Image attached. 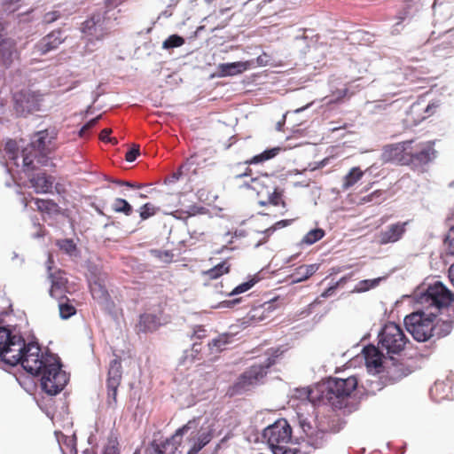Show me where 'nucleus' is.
I'll use <instances>...</instances> for the list:
<instances>
[{
	"label": "nucleus",
	"mask_w": 454,
	"mask_h": 454,
	"mask_svg": "<svg viewBox=\"0 0 454 454\" xmlns=\"http://www.w3.org/2000/svg\"><path fill=\"white\" fill-rule=\"evenodd\" d=\"M397 324L390 322L385 325L380 333V347L367 346L364 348L363 354L365 365L369 372L380 373L386 367L387 361L395 364L397 355Z\"/></svg>",
	"instance_id": "20e7f679"
},
{
	"label": "nucleus",
	"mask_w": 454,
	"mask_h": 454,
	"mask_svg": "<svg viewBox=\"0 0 454 454\" xmlns=\"http://www.w3.org/2000/svg\"><path fill=\"white\" fill-rule=\"evenodd\" d=\"M229 271V265H227L226 262H223L211 270L207 271V275L210 278H217L222 276L223 273H227Z\"/></svg>",
	"instance_id": "79ce46f5"
},
{
	"label": "nucleus",
	"mask_w": 454,
	"mask_h": 454,
	"mask_svg": "<svg viewBox=\"0 0 454 454\" xmlns=\"http://www.w3.org/2000/svg\"><path fill=\"white\" fill-rule=\"evenodd\" d=\"M64 38L60 30H54L43 36L35 46V53L45 55L48 52L56 50L62 43Z\"/></svg>",
	"instance_id": "f3484780"
},
{
	"label": "nucleus",
	"mask_w": 454,
	"mask_h": 454,
	"mask_svg": "<svg viewBox=\"0 0 454 454\" xmlns=\"http://www.w3.org/2000/svg\"><path fill=\"white\" fill-rule=\"evenodd\" d=\"M449 278L451 284L454 286V263L449 269Z\"/></svg>",
	"instance_id": "e2e57ef3"
},
{
	"label": "nucleus",
	"mask_w": 454,
	"mask_h": 454,
	"mask_svg": "<svg viewBox=\"0 0 454 454\" xmlns=\"http://www.w3.org/2000/svg\"><path fill=\"white\" fill-rule=\"evenodd\" d=\"M90 293L94 299L100 302L107 301L108 293L104 283V278L99 277L97 279L90 281Z\"/></svg>",
	"instance_id": "4be33fe9"
},
{
	"label": "nucleus",
	"mask_w": 454,
	"mask_h": 454,
	"mask_svg": "<svg viewBox=\"0 0 454 454\" xmlns=\"http://www.w3.org/2000/svg\"><path fill=\"white\" fill-rule=\"evenodd\" d=\"M51 262H52L51 257V255H49L47 269H48L49 278L51 282L50 294L51 297H53L57 300L58 299H65L67 297L66 293L67 292V280L64 277V273L61 272L60 270H58L56 272H51Z\"/></svg>",
	"instance_id": "dca6fc26"
},
{
	"label": "nucleus",
	"mask_w": 454,
	"mask_h": 454,
	"mask_svg": "<svg viewBox=\"0 0 454 454\" xmlns=\"http://www.w3.org/2000/svg\"><path fill=\"white\" fill-rule=\"evenodd\" d=\"M124 0H106V8L104 14H94L90 20L83 22L82 31L90 38L89 40H101L114 27V23L117 20V13L120 10H115L118 4Z\"/></svg>",
	"instance_id": "423d86ee"
},
{
	"label": "nucleus",
	"mask_w": 454,
	"mask_h": 454,
	"mask_svg": "<svg viewBox=\"0 0 454 454\" xmlns=\"http://www.w3.org/2000/svg\"><path fill=\"white\" fill-rule=\"evenodd\" d=\"M23 0H4L3 6L5 12H14L20 6Z\"/></svg>",
	"instance_id": "de8ad7c7"
},
{
	"label": "nucleus",
	"mask_w": 454,
	"mask_h": 454,
	"mask_svg": "<svg viewBox=\"0 0 454 454\" xmlns=\"http://www.w3.org/2000/svg\"><path fill=\"white\" fill-rule=\"evenodd\" d=\"M98 119H99V116H98V117H96V118H94V119H91L90 121H88V122L83 126V129H88V130H89L90 129H91L92 127H94V126L97 124V122H98Z\"/></svg>",
	"instance_id": "052dcab7"
},
{
	"label": "nucleus",
	"mask_w": 454,
	"mask_h": 454,
	"mask_svg": "<svg viewBox=\"0 0 454 454\" xmlns=\"http://www.w3.org/2000/svg\"><path fill=\"white\" fill-rule=\"evenodd\" d=\"M268 61L269 59L266 54L261 55L256 59V63L258 66H266Z\"/></svg>",
	"instance_id": "13d9d810"
},
{
	"label": "nucleus",
	"mask_w": 454,
	"mask_h": 454,
	"mask_svg": "<svg viewBox=\"0 0 454 454\" xmlns=\"http://www.w3.org/2000/svg\"><path fill=\"white\" fill-rule=\"evenodd\" d=\"M250 173H251V169H247V171L245 173L238 175L237 178H241L243 176H250Z\"/></svg>",
	"instance_id": "69168bd1"
},
{
	"label": "nucleus",
	"mask_w": 454,
	"mask_h": 454,
	"mask_svg": "<svg viewBox=\"0 0 454 454\" xmlns=\"http://www.w3.org/2000/svg\"><path fill=\"white\" fill-rule=\"evenodd\" d=\"M239 301H240V299H234L232 301H225L221 303L220 307L229 308V307H231V306L239 303Z\"/></svg>",
	"instance_id": "bf43d9fd"
},
{
	"label": "nucleus",
	"mask_w": 454,
	"mask_h": 454,
	"mask_svg": "<svg viewBox=\"0 0 454 454\" xmlns=\"http://www.w3.org/2000/svg\"><path fill=\"white\" fill-rule=\"evenodd\" d=\"M280 151L279 147H273L268 150H265L260 154H257L254 157H252L250 160L246 161V164L252 165V164H260L266 160H269L278 154Z\"/></svg>",
	"instance_id": "a878e982"
},
{
	"label": "nucleus",
	"mask_w": 454,
	"mask_h": 454,
	"mask_svg": "<svg viewBox=\"0 0 454 454\" xmlns=\"http://www.w3.org/2000/svg\"><path fill=\"white\" fill-rule=\"evenodd\" d=\"M358 380L355 376L347 379H329L312 388H304L300 397L307 398L313 404H330L336 409H342L346 399L356 388Z\"/></svg>",
	"instance_id": "f03ea898"
},
{
	"label": "nucleus",
	"mask_w": 454,
	"mask_h": 454,
	"mask_svg": "<svg viewBox=\"0 0 454 454\" xmlns=\"http://www.w3.org/2000/svg\"><path fill=\"white\" fill-rule=\"evenodd\" d=\"M57 137L55 127H48L31 135L29 144L21 151L25 172L35 170V163L45 167L54 166L51 155L57 149Z\"/></svg>",
	"instance_id": "7ed1b4c3"
},
{
	"label": "nucleus",
	"mask_w": 454,
	"mask_h": 454,
	"mask_svg": "<svg viewBox=\"0 0 454 454\" xmlns=\"http://www.w3.org/2000/svg\"><path fill=\"white\" fill-rule=\"evenodd\" d=\"M412 369L411 368H403V364L399 363V378L408 376L411 373Z\"/></svg>",
	"instance_id": "4d7b16f0"
},
{
	"label": "nucleus",
	"mask_w": 454,
	"mask_h": 454,
	"mask_svg": "<svg viewBox=\"0 0 454 454\" xmlns=\"http://www.w3.org/2000/svg\"><path fill=\"white\" fill-rule=\"evenodd\" d=\"M111 132H112V130L110 129H103L100 134V139L103 141L111 142L113 144H117V140L115 138L108 137L109 135L111 134Z\"/></svg>",
	"instance_id": "5fc2aeb1"
},
{
	"label": "nucleus",
	"mask_w": 454,
	"mask_h": 454,
	"mask_svg": "<svg viewBox=\"0 0 454 454\" xmlns=\"http://www.w3.org/2000/svg\"><path fill=\"white\" fill-rule=\"evenodd\" d=\"M325 236V231L322 229H314L309 231L301 239V244L312 245L320 240Z\"/></svg>",
	"instance_id": "72a5a7b5"
},
{
	"label": "nucleus",
	"mask_w": 454,
	"mask_h": 454,
	"mask_svg": "<svg viewBox=\"0 0 454 454\" xmlns=\"http://www.w3.org/2000/svg\"><path fill=\"white\" fill-rule=\"evenodd\" d=\"M234 335L231 333H223L212 340L208 343V348L212 351L220 352L226 348V346L232 343Z\"/></svg>",
	"instance_id": "b1692460"
},
{
	"label": "nucleus",
	"mask_w": 454,
	"mask_h": 454,
	"mask_svg": "<svg viewBox=\"0 0 454 454\" xmlns=\"http://www.w3.org/2000/svg\"><path fill=\"white\" fill-rule=\"evenodd\" d=\"M255 282L256 281L253 278L239 285L229 294V296L237 295L248 291L254 286Z\"/></svg>",
	"instance_id": "c03bdc74"
},
{
	"label": "nucleus",
	"mask_w": 454,
	"mask_h": 454,
	"mask_svg": "<svg viewBox=\"0 0 454 454\" xmlns=\"http://www.w3.org/2000/svg\"><path fill=\"white\" fill-rule=\"evenodd\" d=\"M195 419L189 420L184 427L177 429L176 434L162 443L153 442L147 449V454H182L179 450L182 436L191 428L196 427Z\"/></svg>",
	"instance_id": "f8f14e48"
},
{
	"label": "nucleus",
	"mask_w": 454,
	"mask_h": 454,
	"mask_svg": "<svg viewBox=\"0 0 454 454\" xmlns=\"http://www.w3.org/2000/svg\"><path fill=\"white\" fill-rule=\"evenodd\" d=\"M311 105H312V103H309V104L306 105L305 106L300 107V108L296 109V110L294 111V113H296V114L301 113V112H303L305 109H307L308 107H309Z\"/></svg>",
	"instance_id": "0e129e2a"
},
{
	"label": "nucleus",
	"mask_w": 454,
	"mask_h": 454,
	"mask_svg": "<svg viewBox=\"0 0 454 454\" xmlns=\"http://www.w3.org/2000/svg\"><path fill=\"white\" fill-rule=\"evenodd\" d=\"M139 154H140L139 145H133L132 148L127 152V153L125 155V160L128 162H132L137 159V157Z\"/></svg>",
	"instance_id": "09e8293b"
},
{
	"label": "nucleus",
	"mask_w": 454,
	"mask_h": 454,
	"mask_svg": "<svg viewBox=\"0 0 454 454\" xmlns=\"http://www.w3.org/2000/svg\"><path fill=\"white\" fill-rule=\"evenodd\" d=\"M251 183L249 187L254 190L260 198L258 200L260 206L282 205L283 207H286L282 200L281 192L278 191L268 175L260 178H252Z\"/></svg>",
	"instance_id": "9b49d317"
},
{
	"label": "nucleus",
	"mask_w": 454,
	"mask_h": 454,
	"mask_svg": "<svg viewBox=\"0 0 454 454\" xmlns=\"http://www.w3.org/2000/svg\"><path fill=\"white\" fill-rule=\"evenodd\" d=\"M4 151H5V153L8 157V160L13 161V163L16 165V166H19L17 160H18V151H19V147L17 145V143L13 140H9L6 144H5V147H4Z\"/></svg>",
	"instance_id": "e433bc0d"
},
{
	"label": "nucleus",
	"mask_w": 454,
	"mask_h": 454,
	"mask_svg": "<svg viewBox=\"0 0 454 454\" xmlns=\"http://www.w3.org/2000/svg\"><path fill=\"white\" fill-rule=\"evenodd\" d=\"M277 356L278 355L274 357L270 356L262 364L252 365L245 371L233 385V392L241 394L259 384L267 374V370L275 364V357Z\"/></svg>",
	"instance_id": "9d476101"
},
{
	"label": "nucleus",
	"mask_w": 454,
	"mask_h": 454,
	"mask_svg": "<svg viewBox=\"0 0 454 454\" xmlns=\"http://www.w3.org/2000/svg\"><path fill=\"white\" fill-rule=\"evenodd\" d=\"M200 350H201V348H200V344H199V343H197V342H194V343L192 344V349H191V351H190V355H188V354L186 353V355H185V358H187V357H188V356H191V360H192H192H194V359H196V358H197V356H198V355L200 354Z\"/></svg>",
	"instance_id": "864d4df0"
},
{
	"label": "nucleus",
	"mask_w": 454,
	"mask_h": 454,
	"mask_svg": "<svg viewBox=\"0 0 454 454\" xmlns=\"http://www.w3.org/2000/svg\"><path fill=\"white\" fill-rule=\"evenodd\" d=\"M262 437L274 454H294L292 450L286 448L292 438V428L285 419L268 426L263 430Z\"/></svg>",
	"instance_id": "1a4fd4ad"
},
{
	"label": "nucleus",
	"mask_w": 454,
	"mask_h": 454,
	"mask_svg": "<svg viewBox=\"0 0 454 454\" xmlns=\"http://www.w3.org/2000/svg\"><path fill=\"white\" fill-rule=\"evenodd\" d=\"M436 316L433 311L428 314L424 311L413 312L404 317L406 330L416 340L426 341L434 336V331L436 330L434 319Z\"/></svg>",
	"instance_id": "6e6552de"
},
{
	"label": "nucleus",
	"mask_w": 454,
	"mask_h": 454,
	"mask_svg": "<svg viewBox=\"0 0 454 454\" xmlns=\"http://www.w3.org/2000/svg\"><path fill=\"white\" fill-rule=\"evenodd\" d=\"M0 358L12 366L20 364L27 372L40 376L42 389L50 395L59 394L68 381L58 356L42 353L38 344H27L5 327H0Z\"/></svg>",
	"instance_id": "f257e3e1"
},
{
	"label": "nucleus",
	"mask_w": 454,
	"mask_h": 454,
	"mask_svg": "<svg viewBox=\"0 0 454 454\" xmlns=\"http://www.w3.org/2000/svg\"><path fill=\"white\" fill-rule=\"evenodd\" d=\"M250 67L248 61L242 62H232V63H222L217 66V77L233 76L243 73L247 70Z\"/></svg>",
	"instance_id": "aec40b11"
},
{
	"label": "nucleus",
	"mask_w": 454,
	"mask_h": 454,
	"mask_svg": "<svg viewBox=\"0 0 454 454\" xmlns=\"http://www.w3.org/2000/svg\"><path fill=\"white\" fill-rule=\"evenodd\" d=\"M291 221L289 220H281V221H278L273 226L266 229L265 231H262L263 234H265V238L263 239V240L262 241H259L255 247H258L262 243H265L268 239V238L277 230V229H279V228H283V227H286L287 226L289 223H290Z\"/></svg>",
	"instance_id": "ea45409f"
},
{
	"label": "nucleus",
	"mask_w": 454,
	"mask_h": 454,
	"mask_svg": "<svg viewBox=\"0 0 454 454\" xmlns=\"http://www.w3.org/2000/svg\"><path fill=\"white\" fill-rule=\"evenodd\" d=\"M207 336V330L201 326V325H198L194 328L193 330V333L192 335V340H200V339H203Z\"/></svg>",
	"instance_id": "3c124183"
},
{
	"label": "nucleus",
	"mask_w": 454,
	"mask_h": 454,
	"mask_svg": "<svg viewBox=\"0 0 454 454\" xmlns=\"http://www.w3.org/2000/svg\"><path fill=\"white\" fill-rule=\"evenodd\" d=\"M397 157V146L395 145H387L384 147L381 159L383 162H390Z\"/></svg>",
	"instance_id": "a19ab883"
},
{
	"label": "nucleus",
	"mask_w": 454,
	"mask_h": 454,
	"mask_svg": "<svg viewBox=\"0 0 454 454\" xmlns=\"http://www.w3.org/2000/svg\"><path fill=\"white\" fill-rule=\"evenodd\" d=\"M0 52L5 63L11 62L15 54L14 43L11 39H4L0 43Z\"/></svg>",
	"instance_id": "cd10ccee"
},
{
	"label": "nucleus",
	"mask_w": 454,
	"mask_h": 454,
	"mask_svg": "<svg viewBox=\"0 0 454 454\" xmlns=\"http://www.w3.org/2000/svg\"><path fill=\"white\" fill-rule=\"evenodd\" d=\"M160 325V317L154 314L145 313L140 317L139 325L143 331H154Z\"/></svg>",
	"instance_id": "393cba45"
},
{
	"label": "nucleus",
	"mask_w": 454,
	"mask_h": 454,
	"mask_svg": "<svg viewBox=\"0 0 454 454\" xmlns=\"http://www.w3.org/2000/svg\"><path fill=\"white\" fill-rule=\"evenodd\" d=\"M335 288H336V286H333L329 287L328 289H326V290L322 294V296H323V297H328V296L332 295Z\"/></svg>",
	"instance_id": "680f3d73"
},
{
	"label": "nucleus",
	"mask_w": 454,
	"mask_h": 454,
	"mask_svg": "<svg viewBox=\"0 0 454 454\" xmlns=\"http://www.w3.org/2000/svg\"><path fill=\"white\" fill-rule=\"evenodd\" d=\"M397 240V224H392L388 231L380 234L379 242L380 244H387Z\"/></svg>",
	"instance_id": "c9c22d12"
},
{
	"label": "nucleus",
	"mask_w": 454,
	"mask_h": 454,
	"mask_svg": "<svg viewBox=\"0 0 454 454\" xmlns=\"http://www.w3.org/2000/svg\"><path fill=\"white\" fill-rule=\"evenodd\" d=\"M301 428L305 434L307 443L313 446L314 448H319L324 443V438L325 432L322 430H314L309 422L305 419L300 421Z\"/></svg>",
	"instance_id": "6ab92c4d"
},
{
	"label": "nucleus",
	"mask_w": 454,
	"mask_h": 454,
	"mask_svg": "<svg viewBox=\"0 0 454 454\" xmlns=\"http://www.w3.org/2000/svg\"><path fill=\"white\" fill-rule=\"evenodd\" d=\"M157 207L151 204V203H145L144 206L140 207V217L143 220H145L156 214Z\"/></svg>",
	"instance_id": "a18cd8bd"
},
{
	"label": "nucleus",
	"mask_w": 454,
	"mask_h": 454,
	"mask_svg": "<svg viewBox=\"0 0 454 454\" xmlns=\"http://www.w3.org/2000/svg\"><path fill=\"white\" fill-rule=\"evenodd\" d=\"M364 176V172L358 168H352L343 178L342 188L347 190L356 184Z\"/></svg>",
	"instance_id": "bb28decb"
},
{
	"label": "nucleus",
	"mask_w": 454,
	"mask_h": 454,
	"mask_svg": "<svg viewBox=\"0 0 454 454\" xmlns=\"http://www.w3.org/2000/svg\"><path fill=\"white\" fill-rule=\"evenodd\" d=\"M108 388V404L113 406L116 403L117 389L118 388Z\"/></svg>",
	"instance_id": "6e6d98bb"
},
{
	"label": "nucleus",
	"mask_w": 454,
	"mask_h": 454,
	"mask_svg": "<svg viewBox=\"0 0 454 454\" xmlns=\"http://www.w3.org/2000/svg\"><path fill=\"white\" fill-rule=\"evenodd\" d=\"M57 246L70 256H77L78 251L73 239H65L57 241Z\"/></svg>",
	"instance_id": "2f4dec72"
},
{
	"label": "nucleus",
	"mask_w": 454,
	"mask_h": 454,
	"mask_svg": "<svg viewBox=\"0 0 454 454\" xmlns=\"http://www.w3.org/2000/svg\"><path fill=\"white\" fill-rule=\"evenodd\" d=\"M448 254L454 255V225L450 226L444 239Z\"/></svg>",
	"instance_id": "37998d69"
},
{
	"label": "nucleus",
	"mask_w": 454,
	"mask_h": 454,
	"mask_svg": "<svg viewBox=\"0 0 454 454\" xmlns=\"http://www.w3.org/2000/svg\"><path fill=\"white\" fill-rule=\"evenodd\" d=\"M108 180L110 182L117 184L119 185H125V186H128V187H130V188L139 189V188H141L143 186L141 184L130 183V182H128V181H121V180H117V179H108Z\"/></svg>",
	"instance_id": "603ef678"
},
{
	"label": "nucleus",
	"mask_w": 454,
	"mask_h": 454,
	"mask_svg": "<svg viewBox=\"0 0 454 454\" xmlns=\"http://www.w3.org/2000/svg\"><path fill=\"white\" fill-rule=\"evenodd\" d=\"M184 42L185 41L182 36L178 35H172L162 43V48L165 50L174 49L182 46Z\"/></svg>",
	"instance_id": "4c0bfd02"
},
{
	"label": "nucleus",
	"mask_w": 454,
	"mask_h": 454,
	"mask_svg": "<svg viewBox=\"0 0 454 454\" xmlns=\"http://www.w3.org/2000/svg\"><path fill=\"white\" fill-rule=\"evenodd\" d=\"M112 208L117 213H123L125 215H130L133 208L124 199L117 198L112 204Z\"/></svg>",
	"instance_id": "473e14b6"
},
{
	"label": "nucleus",
	"mask_w": 454,
	"mask_h": 454,
	"mask_svg": "<svg viewBox=\"0 0 454 454\" xmlns=\"http://www.w3.org/2000/svg\"><path fill=\"white\" fill-rule=\"evenodd\" d=\"M118 442L115 438H109L103 454H119Z\"/></svg>",
	"instance_id": "49530a36"
},
{
	"label": "nucleus",
	"mask_w": 454,
	"mask_h": 454,
	"mask_svg": "<svg viewBox=\"0 0 454 454\" xmlns=\"http://www.w3.org/2000/svg\"><path fill=\"white\" fill-rule=\"evenodd\" d=\"M121 380V364L118 358L111 361L108 369L107 387L118 388Z\"/></svg>",
	"instance_id": "412c9836"
},
{
	"label": "nucleus",
	"mask_w": 454,
	"mask_h": 454,
	"mask_svg": "<svg viewBox=\"0 0 454 454\" xmlns=\"http://www.w3.org/2000/svg\"><path fill=\"white\" fill-rule=\"evenodd\" d=\"M272 306H273V305H272V302H271V301L264 303V307H265V309H266V310H270V309H272Z\"/></svg>",
	"instance_id": "338daca9"
},
{
	"label": "nucleus",
	"mask_w": 454,
	"mask_h": 454,
	"mask_svg": "<svg viewBox=\"0 0 454 454\" xmlns=\"http://www.w3.org/2000/svg\"><path fill=\"white\" fill-rule=\"evenodd\" d=\"M60 17V14L58 11L49 12L44 14L43 18V22L45 24H50L57 20Z\"/></svg>",
	"instance_id": "8fccbe9b"
},
{
	"label": "nucleus",
	"mask_w": 454,
	"mask_h": 454,
	"mask_svg": "<svg viewBox=\"0 0 454 454\" xmlns=\"http://www.w3.org/2000/svg\"><path fill=\"white\" fill-rule=\"evenodd\" d=\"M28 180L31 187L36 193H51L55 178L43 172L36 174H28Z\"/></svg>",
	"instance_id": "a211bd4d"
},
{
	"label": "nucleus",
	"mask_w": 454,
	"mask_h": 454,
	"mask_svg": "<svg viewBox=\"0 0 454 454\" xmlns=\"http://www.w3.org/2000/svg\"><path fill=\"white\" fill-rule=\"evenodd\" d=\"M382 278H377L373 279H364L359 281L356 286L354 287V293H364L369 291L379 286L380 282L382 280Z\"/></svg>",
	"instance_id": "7c9ffc66"
},
{
	"label": "nucleus",
	"mask_w": 454,
	"mask_h": 454,
	"mask_svg": "<svg viewBox=\"0 0 454 454\" xmlns=\"http://www.w3.org/2000/svg\"><path fill=\"white\" fill-rule=\"evenodd\" d=\"M454 301V294L442 282L435 281L418 294L417 302L436 315Z\"/></svg>",
	"instance_id": "0eeeda50"
},
{
	"label": "nucleus",
	"mask_w": 454,
	"mask_h": 454,
	"mask_svg": "<svg viewBox=\"0 0 454 454\" xmlns=\"http://www.w3.org/2000/svg\"><path fill=\"white\" fill-rule=\"evenodd\" d=\"M430 395L435 402L454 399V374L447 376L442 380H437L430 388Z\"/></svg>",
	"instance_id": "2eb2a0df"
},
{
	"label": "nucleus",
	"mask_w": 454,
	"mask_h": 454,
	"mask_svg": "<svg viewBox=\"0 0 454 454\" xmlns=\"http://www.w3.org/2000/svg\"><path fill=\"white\" fill-rule=\"evenodd\" d=\"M150 254L159 262L169 263L172 262L174 254L170 251H162L159 249H152Z\"/></svg>",
	"instance_id": "58836bf2"
},
{
	"label": "nucleus",
	"mask_w": 454,
	"mask_h": 454,
	"mask_svg": "<svg viewBox=\"0 0 454 454\" xmlns=\"http://www.w3.org/2000/svg\"><path fill=\"white\" fill-rule=\"evenodd\" d=\"M211 441V434L209 433H201L197 438L193 440L192 446L188 450L187 454H197L204 446Z\"/></svg>",
	"instance_id": "c85d7f7f"
},
{
	"label": "nucleus",
	"mask_w": 454,
	"mask_h": 454,
	"mask_svg": "<svg viewBox=\"0 0 454 454\" xmlns=\"http://www.w3.org/2000/svg\"><path fill=\"white\" fill-rule=\"evenodd\" d=\"M285 122V118L283 119L282 121H278V124H277V129L278 130H281V128H282V125L284 124Z\"/></svg>",
	"instance_id": "774afa93"
},
{
	"label": "nucleus",
	"mask_w": 454,
	"mask_h": 454,
	"mask_svg": "<svg viewBox=\"0 0 454 454\" xmlns=\"http://www.w3.org/2000/svg\"><path fill=\"white\" fill-rule=\"evenodd\" d=\"M34 202L36 208L40 211L51 213L58 210V205L52 200L35 199Z\"/></svg>",
	"instance_id": "f704fd0d"
},
{
	"label": "nucleus",
	"mask_w": 454,
	"mask_h": 454,
	"mask_svg": "<svg viewBox=\"0 0 454 454\" xmlns=\"http://www.w3.org/2000/svg\"><path fill=\"white\" fill-rule=\"evenodd\" d=\"M58 301L59 317L62 319H67L75 314V308L69 303V299L67 297H66L65 299H58Z\"/></svg>",
	"instance_id": "c756f323"
},
{
	"label": "nucleus",
	"mask_w": 454,
	"mask_h": 454,
	"mask_svg": "<svg viewBox=\"0 0 454 454\" xmlns=\"http://www.w3.org/2000/svg\"><path fill=\"white\" fill-rule=\"evenodd\" d=\"M433 142L405 141L399 147V164L419 169L432 161L435 157Z\"/></svg>",
	"instance_id": "39448f33"
},
{
	"label": "nucleus",
	"mask_w": 454,
	"mask_h": 454,
	"mask_svg": "<svg viewBox=\"0 0 454 454\" xmlns=\"http://www.w3.org/2000/svg\"><path fill=\"white\" fill-rule=\"evenodd\" d=\"M437 107L434 103L426 104L424 100L413 103L406 112L403 123L405 129H410L419 124L422 121L431 116Z\"/></svg>",
	"instance_id": "4468645a"
},
{
	"label": "nucleus",
	"mask_w": 454,
	"mask_h": 454,
	"mask_svg": "<svg viewBox=\"0 0 454 454\" xmlns=\"http://www.w3.org/2000/svg\"><path fill=\"white\" fill-rule=\"evenodd\" d=\"M13 101L15 113L20 116H27L40 110L42 95L24 90L13 95Z\"/></svg>",
	"instance_id": "ddd939ff"
},
{
	"label": "nucleus",
	"mask_w": 454,
	"mask_h": 454,
	"mask_svg": "<svg viewBox=\"0 0 454 454\" xmlns=\"http://www.w3.org/2000/svg\"><path fill=\"white\" fill-rule=\"evenodd\" d=\"M319 268L318 264L302 265L295 270L291 275L293 283H299L308 279L312 276Z\"/></svg>",
	"instance_id": "5701e85b"
}]
</instances>
